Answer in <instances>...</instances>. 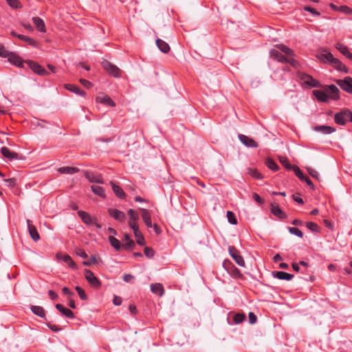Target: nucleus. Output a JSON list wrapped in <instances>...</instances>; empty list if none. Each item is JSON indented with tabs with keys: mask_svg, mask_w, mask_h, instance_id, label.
I'll return each mask as SVG.
<instances>
[{
	"mask_svg": "<svg viewBox=\"0 0 352 352\" xmlns=\"http://www.w3.org/2000/svg\"><path fill=\"white\" fill-rule=\"evenodd\" d=\"M339 89L334 85H327L324 87V90H314L313 94L318 101L327 102L329 98L332 100H338L340 98Z\"/></svg>",
	"mask_w": 352,
	"mask_h": 352,
	"instance_id": "f257e3e1",
	"label": "nucleus"
},
{
	"mask_svg": "<svg viewBox=\"0 0 352 352\" xmlns=\"http://www.w3.org/2000/svg\"><path fill=\"white\" fill-rule=\"evenodd\" d=\"M276 47L287 56L286 63H289L293 67L297 66L298 62L294 58V52L292 49L283 44L277 45Z\"/></svg>",
	"mask_w": 352,
	"mask_h": 352,
	"instance_id": "f03ea898",
	"label": "nucleus"
},
{
	"mask_svg": "<svg viewBox=\"0 0 352 352\" xmlns=\"http://www.w3.org/2000/svg\"><path fill=\"white\" fill-rule=\"evenodd\" d=\"M78 214L81 220L88 226H95L98 229L101 228V226L98 223L96 218L91 217V216L85 211L78 210Z\"/></svg>",
	"mask_w": 352,
	"mask_h": 352,
	"instance_id": "7ed1b4c3",
	"label": "nucleus"
},
{
	"mask_svg": "<svg viewBox=\"0 0 352 352\" xmlns=\"http://www.w3.org/2000/svg\"><path fill=\"white\" fill-rule=\"evenodd\" d=\"M85 276L89 284L94 288H99L101 286V283L99 279L94 274L89 270H85Z\"/></svg>",
	"mask_w": 352,
	"mask_h": 352,
	"instance_id": "20e7f679",
	"label": "nucleus"
},
{
	"mask_svg": "<svg viewBox=\"0 0 352 352\" xmlns=\"http://www.w3.org/2000/svg\"><path fill=\"white\" fill-rule=\"evenodd\" d=\"M104 69L112 76L118 78L120 77V69L116 65H113L108 60L102 62Z\"/></svg>",
	"mask_w": 352,
	"mask_h": 352,
	"instance_id": "39448f33",
	"label": "nucleus"
},
{
	"mask_svg": "<svg viewBox=\"0 0 352 352\" xmlns=\"http://www.w3.org/2000/svg\"><path fill=\"white\" fill-rule=\"evenodd\" d=\"M336 83L346 92L352 94V78L345 77L344 79L336 80Z\"/></svg>",
	"mask_w": 352,
	"mask_h": 352,
	"instance_id": "423d86ee",
	"label": "nucleus"
},
{
	"mask_svg": "<svg viewBox=\"0 0 352 352\" xmlns=\"http://www.w3.org/2000/svg\"><path fill=\"white\" fill-rule=\"evenodd\" d=\"M129 226L133 231L134 236L136 238L137 243L142 246L144 245L145 240L142 234L139 230L138 225L134 222H129Z\"/></svg>",
	"mask_w": 352,
	"mask_h": 352,
	"instance_id": "0eeeda50",
	"label": "nucleus"
},
{
	"mask_svg": "<svg viewBox=\"0 0 352 352\" xmlns=\"http://www.w3.org/2000/svg\"><path fill=\"white\" fill-rule=\"evenodd\" d=\"M348 120L346 109L336 113L334 116L335 122L340 125H344Z\"/></svg>",
	"mask_w": 352,
	"mask_h": 352,
	"instance_id": "6e6552de",
	"label": "nucleus"
},
{
	"mask_svg": "<svg viewBox=\"0 0 352 352\" xmlns=\"http://www.w3.org/2000/svg\"><path fill=\"white\" fill-rule=\"evenodd\" d=\"M301 80L305 84L311 87H319L320 86V82L309 74H303L301 76Z\"/></svg>",
	"mask_w": 352,
	"mask_h": 352,
	"instance_id": "1a4fd4ad",
	"label": "nucleus"
},
{
	"mask_svg": "<svg viewBox=\"0 0 352 352\" xmlns=\"http://www.w3.org/2000/svg\"><path fill=\"white\" fill-rule=\"evenodd\" d=\"M294 171L296 175L302 182L307 183V184L311 188H314V185L312 183L311 180L307 176L304 175L303 173L301 170L296 166L294 167Z\"/></svg>",
	"mask_w": 352,
	"mask_h": 352,
	"instance_id": "9d476101",
	"label": "nucleus"
},
{
	"mask_svg": "<svg viewBox=\"0 0 352 352\" xmlns=\"http://www.w3.org/2000/svg\"><path fill=\"white\" fill-rule=\"evenodd\" d=\"M108 212L110 216L120 222H124L126 219L125 214L121 210L114 208H109Z\"/></svg>",
	"mask_w": 352,
	"mask_h": 352,
	"instance_id": "9b49d317",
	"label": "nucleus"
},
{
	"mask_svg": "<svg viewBox=\"0 0 352 352\" xmlns=\"http://www.w3.org/2000/svg\"><path fill=\"white\" fill-rule=\"evenodd\" d=\"M8 58V61L19 67H23V61L22 58L18 56L14 52H10L9 55L7 56Z\"/></svg>",
	"mask_w": 352,
	"mask_h": 352,
	"instance_id": "f8f14e48",
	"label": "nucleus"
},
{
	"mask_svg": "<svg viewBox=\"0 0 352 352\" xmlns=\"http://www.w3.org/2000/svg\"><path fill=\"white\" fill-rule=\"evenodd\" d=\"M28 65L31 69L38 75L44 76L48 74V72L45 69V68H43L41 65H38L36 62L30 60L28 62Z\"/></svg>",
	"mask_w": 352,
	"mask_h": 352,
	"instance_id": "ddd939ff",
	"label": "nucleus"
},
{
	"mask_svg": "<svg viewBox=\"0 0 352 352\" xmlns=\"http://www.w3.org/2000/svg\"><path fill=\"white\" fill-rule=\"evenodd\" d=\"M239 140L246 146L251 148H256L258 147V144L251 138H249L247 135L239 134Z\"/></svg>",
	"mask_w": 352,
	"mask_h": 352,
	"instance_id": "4468645a",
	"label": "nucleus"
},
{
	"mask_svg": "<svg viewBox=\"0 0 352 352\" xmlns=\"http://www.w3.org/2000/svg\"><path fill=\"white\" fill-rule=\"evenodd\" d=\"M271 206V212L278 218L280 219H286L287 215L283 212V210L276 204L272 203L270 204Z\"/></svg>",
	"mask_w": 352,
	"mask_h": 352,
	"instance_id": "2eb2a0df",
	"label": "nucleus"
},
{
	"mask_svg": "<svg viewBox=\"0 0 352 352\" xmlns=\"http://www.w3.org/2000/svg\"><path fill=\"white\" fill-rule=\"evenodd\" d=\"M85 176L89 182L92 183L104 184L103 179L101 175H96L94 173L86 171Z\"/></svg>",
	"mask_w": 352,
	"mask_h": 352,
	"instance_id": "dca6fc26",
	"label": "nucleus"
},
{
	"mask_svg": "<svg viewBox=\"0 0 352 352\" xmlns=\"http://www.w3.org/2000/svg\"><path fill=\"white\" fill-rule=\"evenodd\" d=\"M270 56L272 58H273L274 60L282 63H286V58L287 56L285 54L283 55L280 52H279L276 49H272L270 50Z\"/></svg>",
	"mask_w": 352,
	"mask_h": 352,
	"instance_id": "f3484780",
	"label": "nucleus"
},
{
	"mask_svg": "<svg viewBox=\"0 0 352 352\" xmlns=\"http://www.w3.org/2000/svg\"><path fill=\"white\" fill-rule=\"evenodd\" d=\"M27 224H28V231H29L30 235L32 237V239L35 241H37L38 240H39L40 235H39L36 227L34 225H32V221L28 219Z\"/></svg>",
	"mask_w": 352,
	"mask_h": 352,
	"instance_id": "a211bd4d",
	"label": "nucleus"
},
{
	"mask_svg": "<svg viewBox=\"0 0 352 352\" xmlns=\"http://www.w3.org/2000/svg\"><path fill=\"white\" fill-rule=\"evenodd\" d=\"M0 151H1V155L4 157L8 159L9 160L18 159V154L14 151H10L7 147H5V146L2 147L1 148Z\"/></svg>",
	"mask_w": 352,
	"mask_h": 352,
	"instance_id": "6ab92c4d",
	"label": "nucleus"
},
{
	"mask_svg": "<svg viewBox=\"0 0 352 352\" xmlns=\"http://www.w3.org/2000/svg\"><path fill=\"white\" fill-rule=\"evenodd\" d=\"M56 308L65 316L68 318L73 319L74 318V314L69 309L65 307L61 304H56Z\"/></svg>",
	"mask_w": 352,
	"mask_h": 352,
	"instance_id": "aec40b11",
	"label": "nucleus"
},
{
	"mask_svg": "<svg viewBox=\"0 0 352 352\" xmlns=\"http://www.w3.org/2000/svg\"><path fill=\"white\" fill-rule=\"evenodd\" d=\"M142 218L148 228L153 226L151 214L148 210L144 208H140Z\"/></svg>",
	"mask_w": 352,
	"mask_h": 352,
	"instance_id": "412c9836",
	"label": "nucleus"
},
{
	"mask_svg": "<svg viewBox=\"0 0 352 352\" xmlns=\"http://www.w3.org/2000/svg\"><path fill=\"white\" fill-rule=\"evenodd\" d=\"M273 276L280 280H290L294 277V275L283 271L274 272Z\"/></svg>",
	"mask_w": 352,
	"mask_h": 352,
	"instance_id": "4be33fe9",
	"label": "nucleus"
},
{
	"mask_svg": "<svg viewBox=\"0 0 352 352\" xmlns=\"http://www.w3.org/2000/svg\"><path fill=\"white\" fill-rule=\"evenodd\" d=\"M151 292L160 296H162L164 293V289L161 283H154L151 285Z\"/></svg>",
	"mask_w": 352,
	"mask_h": 352,
	"instance_id": "5701e85b",
	"label": "nucleus"
},
{
	"mask_svg": "<svg viewBox=\"0 0 352 352\" xmlns=\"http://www.w3.org/2000/svg\"><path fill=\"white\" fill-rule=\"evenodd\" d=\"M336 49L340 51L346 58L352 60V54L349 52L348 47L342 43H337L336 46Z\"/></svg>",
	"mask_w": 352,
	"mask_h": 352,
	"instance_id": "b1692460",
	"label": "nucleus"
},
{
	"mask_svg": "<svg viewBox=\"0 0 352 352\" xmlns=\"http://www.w3.org/2000/svg\"><path fill=\"white\" fill-rule=\"evenodd\" d=\"M110 184L111 185L113 192L120 199H124L126 197L125 192L119 186L116 185L113 182H111Z\"/></svg>",
	"mask_w": 352,
	"mask_h": 352,
	"instance_id": "393cba45",
	"label": "nucleus"
},
{
	"mask_svg": "<svg viewBox=\"0 0 352 352\" xmlns=\"http://www.w3.org/2000/svg\"><path fill=\"white\" fill-rule=\"evenodd\" d=\"M332 65L335 69L338 71L343 72L344 73L348 72V69L344 65H343L341 61L337 58H333L332 61L331 62Z\"/></svg>",
	"mask_w": 352,
	"mask_h": 352,
	"instance_id": "a878e982",
	"label": "nucleus"
},
{
	"mask_svg": "<svg viewBox=\"0 0 352 352\" xmlns=\"http://www.w3.org/2000/svg\"><path fill=\"white\" fill-rule=\"evenodd\" d=\"M32 21L36 28L41 32H45V25L43 19L39 17L35 16L32 18Z\"/></svg>",
	"mask_w": 352,
	"mask_h": 352,
	"instance_id": "bb28decb",
	"label": "nucleus"
},
{
	"mask_svg": "<svg viewBox=\"0 0 352 352\" xmlns=\"http://www.w3.org/2000/svg\"><path fill=\"white\" fill-rule=\"evenodd\" d=\"M97 101L100 102V103H102V104H107L108 106H110V107H115L116 106V103L114 102V101L108 96H99L97 98Z\"/></svg>",
	"mask_w": 352,
	"mask_h": 352,
	"instance_id": "cd10ccee",
	"label": "nucleus"
},
{
	"mask_svg": "<svg viewBox=\"0 0 352 352\" xmlns=\"http://www.w3.org/2000/svg\"><path fill=\"white\" fill-rule=\"evenodd\" d=\"M156 45L163 53H168L170 50V46L168 44L160 38H157L156 40Z\"/></svg>",
	"mask_w": 352,
	"mask_h": 352,
	"instance_id": "c85d7f7f",
	"label": "nucleus"
},
{
	"mask_svg": "<svg viewBox=\"0 0 352 352\" xmlns=\"http://www.w3.org/2000/svg\"><path fill=\"white\" fill-rule=\"evenodd\" d=\"M30 309L35 315L42 318H45V311L42 307L37 305H32L30 307Z\"/></svg>",
	"mask_w": 352,
	"mask_h": 352,
	"instance_id": "c756f323",
	"label": "nucleus"
},
{
	"mask_svg": "<svg viewBox=\"0 0 352 352\" xmlns=\"http://www.w3.org/2000/svg\"><path fill=\"white\" fill-rule=\"evenodd\" d=\"M314 129L324 134H330L336 131L335 128L325 125L316 126Z\"/></svg>",
	"mask_w": 352,
	"mask_h": 352,
	"instance_id": "7c9ffc66",
	"label": "nucleus"
},
{
	"mask_svg": "<svg viewBox=\"0 0 352 352\" xmlns=\"http://www.w3.org/2000/svg\"><path fill=\"white\" fill-rule=\"evenodd\" d=\"M58 171L61 174H74L79 171V168L76 167L64 166L59 168Z\"/></svg>",
	"mask_w": 352,
	"mask_h": 352,
	"instance_id": "2f4dec72",
	"label": "nucleus"
},
{
	"mask_svg": "<svg viewBox=\"0 0 352 352\" xmlns=\"http://www.w3.org/2000/svg\"><path fill=\"white\" fill-rule=\"evenodd\" d=\"M318 58L323 63H331L334 57L331 53L324 51Z\"/></svg>",
	"mask_w": 352,
	"mask_h": 352,
	"instance_id": "473e14b6",
	"label": "nucleus"
},
{
	"mask_svg": "<svg viewBox=\"0 0 352 352\" xmlns=\"http://www.w3.org/2000/svg\"><path fill=\"white\" fill-rule=\"evenodd\" d=\"M65 88L78 95L85 96V92L82 91L78 86L72 84L65 85Z\"/></svg>",
	"mask_w": 352,
	"mask_h": 352,
	"instance_id": "72a5a7b5",
	"label": "nucleus"
},
{
	"mask_svg": "<svg viewBox=\"0 0 352 352\" xmlns=\"http://www.w3.org/2000/svg\"><path fill=\"white\" fill-rule=\"evenodd\" d=\"M91 188L92 192L95 195H96L102 198L105 197L104 189L102 187L99 186L92 185L91 186Z\"/></svg>",
	"mask_w": 352,
	"mask_h": 352,
	"instance_id": "f704fd0d",
	"label": "nucleus"
},
{
	"mask_svg": "<svg viewBox=\"0 0 352 352\" xmlns=\"http://www.w3.org/2000/svg\"><path fill=\"white\" fill-rule=\"evenodd\" d=\"M279 161L281 163V164L285 167L286 169L294 170V167L295 166L291 165L289 160L286 157H284V156L279 157Z\"/></svg>",
	"mask_w": 352,
	"mask_h": 352,
	"instance_id": "c9c22d12",
	"label": "nucleus"
},
{
	"mask_svg": "<svg viewBox=\"0 0 352 352\" xmlns=\"http://www.w3.org/2000/svg\"><path fill=\"white\" fill-rule=\"evenodd\" d=\"M125 243L122 245L126 250H129L135 246V242L130 238L129 234L124 236Z\"/></svg>",
	"mask_w": 352,
	"mask_h": 352,
	"instance_id": "e433bc0d",
	"label": "nucleus"
},
{
	"mask_svg": "<svg viewBox=\"0 0 352 352\" xmlns=\"http://www.w3.org/2000/svg\"><path fill=\"white\" fill-rule=\"evenodd\" d=\"M265 165L273 171H276L279 168L278 164L271 158H267L266 160Z\"/></svg>",
	"mask_w": 352,
	"mask_h": 352,
	"instance_id": "4c0bfd02",
	"label": "nucleus"
},
{
	"mask_svg": "<svg viewBox=\"0 0 352 352\" xmlns=\"http://www.w3.org/2000/svg\"><path fill=\"white\" fill-rule=\"evenodd\" d=\"M128 214H129V222H134V223H135V221L139 219V214H138V212H136L133 209H129L128 210Z\"/></svg>",
	"mask_w": 352,
	"mask_h": 352,
	"instance_id": "58836bf2",
	"label": "nucleus"
},
{
	"mask_svg": "<svg viewBox=\"0 0 352 352\" xmlns=\"http://www.w3.org/2000/svg\"><path fill=\"white\" fill-rule=\"evenodd\" d=\"M109 241L111 245L116 250H120L121 248L120 241L113 236L109 237Z\"/></svg>",
	"mask_w": 352,
	"mask_h": 352,
	"instance_id": "ea45409f",
	"label": "nucleus"
},
{
	"mask_svg": "<svg viewBox=\"0 0 352 352\" xmlns=\"http://www.w3.org/2000/svg\"><path fill=\"white\" fill-rule=\"evenodd\" d=\"M232 258L241 267H245V263L243 258L240 255L239 252L235 255H232Z\"/></svg>",
	"mask_w": 352,
	"mask_h": 352,
	"instance_id": "a19ab883",
	"label": "nucleus"
},
{
	"mask_svg": "<svg viewBox=\"0 0 352 352\" xmlns=\"http://www.w3.org/2000/svg\"><path fill=\"white\" fill-rule=\"evenodd\" d=\"M245 319V315L241 313H237L234 314L233 317V321L234 324L242 323Z\"/></svg>",
	"mask_w": 352,
	"mask_h": 352,
	"instance_id": "79ce46f5",
	"label": "nucleus"
},
{
	"mask_svg": "<svg viewBox=\"0 0 352 352\" xmlns=\"http://www.w3.org/2000/svg\"><path fill=\"white\" fill-rule=\"evenodd\" d=\"M63 261L65 262L72 269H76V265L68 254L63 256Z\"/></svg>",
	"mask_w": 352,
	"mask_h": 352,
	"instance_id": "37998d69",
	"label": "nucleus"
},
{
	"mask_svg": "<svg viewBox=\"0 0 352 352\" xmlns=\"http://www.w3.org/2000/svg\"><path fill=\"white\" fill-rule=\"evenodd\" d=\"M18 38L23 41L27 42L30 45L36 46V42L34 39L30 37H28L25 35H19Z\"/></svg>",
	"mask_w": 352,
	"mask_h": 352,
	"instance_id": "c03bdc74",
	"label": "nucleus"
},
{
	"mask_svg": "<svg viewBox=\"0 0 352 352\" xmlns=\"http://www.w3.org/2000/svg\"><path fill=\"white\" fill-rule=\"evenodd\" d=\"M226 215H227L228 221L230 223H231L232 225L237 224V220L235 217V214L232 211H228Z\"/></svg>",
	"mask_w": 352,
	"mask_h": 352,
	"instance_id": "a18cd8bd",
	"label": "nucleus"
},
{
	"mask_svg": "<svg viewBox=\"0 0 352 352\" xmlns=\"http://www.w3.org/2000/svg\"><path fill=\"white\" fill-rule=\"evenodd\" d=\"M75 289L76 290V292H78V294L79 296V297L80 298L81 300H87V295L86 294L85 292L84 291V289H82L79 286H76L75 287Z\"/></svg>",
	"mask_w": 352,
	"mask_h": 352,
	"instance_id": "49530a36",
	"label": "nucleus"
},
{
	"mask_svg": "<svg viewBox=\"0 0 352 352\" xmlns=\"http://www.w3.org/2000/svg\"><path fill=\"white\" fill-rule=\"evenodd\" d=\"M248 173L252 177L255 179H262V175L255 168H250L248 170Z\"/></svg>",
	"mask_w": 352,
	"mask_h": 352,
	"instance_id": "de8ad7c7",
	"label": "nucleus"
},
{
	"mask_svg": "<svg viewBox=\"0 0 352 352\" xmlns=\"http://www.w3.org/2000/svg\"><path fill=\"white\" fill-rule=\"evenodd\" d=\"M306 226L309 230H311L312 232H318L319 231V227L316 223L311 221L307 222Z\"/></svg>",
	"mask_w": 352,
	"mask_h": 352,
	"instance_id": "09e8293b",
	"label": "nucleus"
},
{
	"mask_svg": "<svg viewBox=\"0 0 352 352\" xmlns=\"http://www.w3.org/2000/svg\"><path fill=\"white\" fill-rule=\"evenodd\" d=\"M289 232L291 234H294L300 238H302L303 236L302 232L300 230H299L298 228H295V227L289 228Z\"/></svg>",
	"mask_w": 352,
	"mask_h": 352,
	"instance_id": "8fccbe9b",
	"label": "nucleus"
},
{
	"mask_svg": "<svg viewBox=\"0 0 352 352\" xmlns=\"http://www.w3.org/2000/svg\"><path fill=\"white\" fill-rule=\"evenodd\" d=\"M3 182L6 186L10 188H13L16 184V180L15 178L5 179Z\"/></svg>",
	"mask_w": 352,
	"mask_h": 352,
	"instance_id": "3c124183",
	"label": "nucleus"
},
{
	"mask_svg": "<svg viewBox=\"0 0 352 352\" xmlns=\"http://www.w3.org/2000/svg\"><path fill=\"white\" fill-rule=\"evenodd\" d=\"M228 273L236 278L240 277L241 276V274L238 268H236L234 265L232 266V267Z\"/></svg>",
	"mask_w": 352,
	"mask_h": 352,
	"instance_id": "603ef678",
	"label": "nucleus"
},
{
	"mask_svg": "<svg viewBox=\"0 0 352 352\" xmlns=\"http://www.w3.org/2000/svg\"><path fill=\"white\" fill-rule=\"evenodd\" d=\"M144 252L146 256H147L149 258H153L154 256L155 251L151 248L146 247L144 248Z\"/></svg>",
	"mask_w": 352,
	"mask_h": 352,
	"instance_id": "864d4df0",
	"label": "nucleus"
},
{
	"mask_svg": "<svg viewBox=\"0 0 352 352\" xmlns=\"http://www.w3.org/2000/svg\"><path fill=\"white\" fill-rule=\"evenodd\" d=\"M339 12L346 14H352V9L347 6H341L339 7Z\"/></svg>",
	"mask_w": 352,
	"mask_h": 352,
	"instance_id": "5fc2aeb1",
	"label": "nucleus"
},
{
	"mask_svg": "<svg viewBox=\"0 0 352 352\" xmlns=\"http://www.w3.org/2000/svg\"><path fill=\"white\" fill-rule=\"evenodd\" d=\"M10 52L6 49L3 45H0V56L7 58Z\"/></svg>",
	"mask_w": 352,
	"mask_h": 352,
	"instance_id": "6e6d98bb",
	"label": "nucleus"
},
{
	"mask_svg": "<svg viewBox=\"0 0 352 352\" xmlns=\"http://www.w3.org/2000/svg\"><path fill=\"white\" fill-rule=\"evenodd\" d=\"M234 266L232 263L229 260H225L223 263V267L228 272Z\"/></svg>",
	"mask_w": 352,
	"mask_h": 352,
	"instance_id": "4d7b16f0",
	"label": "nucleus"
},
{
	"mask_svg": "<svg viewBox=\"0 0 352 352\" xmlns=\"http://www.w3.org/2000/svg\"><path fill=\"white\" fill-rule=\"evenodd\" d=\"M307 171L309 173V174L314 178H316V179H318L319 177V174L318 173L317 170H316L315 169L312 168H307Z\"/></svg>",
	"mask_w": 352,
	"mask_h": 352,
	"instance_id": "13d9d810",
	"label": "nucleus"
},
{
	"mask_svg": "<svg viewBox=\"0 0 352 352\" xmlns=\"http://www.w3.org/2000/svg\"><path fill=\"white\" fill-rule=\"evenodd\" d=\"M8 3L14 8H17L20 6V2L19 0H6Z\"/></svg>",
	"mask_w": 352,
	"mask_h": 352,
	"instance_id": "bf43d9fd",
	"label": "nucleus"
},
{
	"mask_svg": "<svg viewBox=\"0 0 352 352\" xmlns=\"http://www.w3.org/2000/svg\"><path fill=\"white\" fill-rule=\"evenodd\" d=\"M252 197L258 204H263L264 203L263 199H262L257 193L254 192Z\"/></svg>",
	"mask_w": 352,
	"mask_h": 352,
	"instance_id": "052dcab7",
	"label": "nucleus"
},
{
	"mask_svg": "<svg viewBox=\"0 0 352 352\" xmlns=\"http://www.w3.org/2000/svg\"><path fill=\"white\" fill-rule=\"evenodd\" d=\"M248 318L250 324H254L256 322L257 317L253 312L249 313Z\"/></svg>",
	"mask_w": 352,
	"mask_h": 352,
	"instance_id": "680f3d73",
	"label": "nucleus"
},
{
	"mask_svg": "<svg viewBox=\"0 0 352 352\" xmlns=\"http://www.w3.org/2000/svg\"><path fill=\"white\" fill-rule=\"evenodd\" d=\"M305 10L306 11H308V12H311L314 15H316V16H320V12H318L315 8H311V7H305Z\"/></svg>",
	"mask_w": 352,
	"mask_h": 352,
	"instance_id": "e2e57ef3",
	"label": "nucleus"
},
{
	"mask_svg": "<svg viewBox=\"0 0 352 352\" xmlns=\"http://www.w3.org/2000/svg\"><path fill=\"white\" fill-rule=\"evenodd\" d=\"M122 298L118 296H114L113 299V303L116 305L119 306L122 304Z\"/></svg>",
	"mask_w": 352,
	"mask_h": 352,
	"instance_id": "0e129e2a",
	"label": "nucleus"
},
{
	"mask_svg": "<svg viewBox=\"0 0 352 352\" xmlns=\"http://www.w3.org/2000/svg\"><path fill=\"white\" fill-rule=\"evenodd\" d=\"M80 82L82 84V85H83L86 88H90L92 86L91 82H90L89 81H88L85 79H82V78L80 79Z\"/></svg>",
	"mask_w": 352,
	"mask_h": 352,
	"instance_id": "69168bd1",
	"label": "nucleus"
},
{
	"mask_svg": "<svg viewBox=\"0 0 352 352\" xmlns=\"http://www.w3.org/2000/svg\"><path fill=\"white\" fill-rule=\"evenodd\" d=\"M76 254L83 258H87V254H86V252L82 250V249H78L76 250Z\"/></svg>",
	"mask_w": 352,
	"mask_h": 352,
	"instance_id": "338daca9",
	"label": "nucleus"
},
{
	"mask_svg": "<svg viewBox=\"0 0 352 352\" xmlns=\"http://www.w3.org/2000/svg\"><path fill=\"white\" fill-rule=\"evenodd\" d=\"M134 278V276L130 274H126L123 276V280L128 283Z\"/></svg>",
	"mask_w": 352,
	"mask_h": 352,
	"instance_id": "774afa93",
	"label": "nucleus"
}]
</instances>
